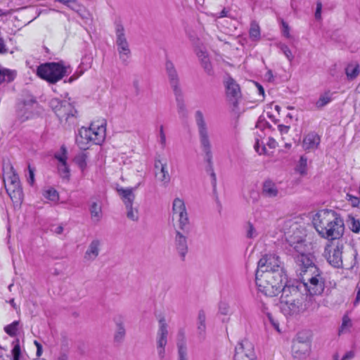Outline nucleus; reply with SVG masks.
Wrapping results in <instances>:
<instances>
[{"instance_id": "nucleus-16", "label": "nucleus", "mask_w": 360, "mask_h": 360, "mask_svg": "<svg viewBox=\"0 0 360 360\" xmlns=\"http://www.w3.org/2000/svg\"><path fill=\"white\" fill-rule=\"evenodd\" d=\"M310 342L307 338L298 334L292 341V354L295 359H305L309 354Z\"/></svg>"}, {"instance_id": "nucleus-43", "label": "nucleus", "mask_w": 360, "mask_h": 360, "mask_svg": "<svg viewBox=\"0 0 360 360\" xmlns=\"http://www.w3.org/2000/svg\"><path fill=\"white\" fill-rule=\"evenodd\" d=\"M359 73V70L358 65H356L355 67L349 66L346 68L347 77L350 79L356 78Z\"/></svg>"}, {"instance_id": "nucleus-11", "label": "nucleus", "mask_w": 360, "mask_h": 360, "mask_svg": "<svg viewBox=\"0 0 360 360\" xmlns=\"http://www.w3.org/2000/svg\"><path fill=\"white\" fill-rule=\"evenodd\" d=\"M173 217L177 219L176 227L182 231H188L191 229L188 214L184 200L180 198H175L172 202Z\"/></svg>"}, {"instance_id": "nucleus-54", "label": "nucleus", "mask_w": 360, "mask_h": 360, "mask_svg": "<svg viewBox=\"0 0 360 360\" xmlns=\"http://www.w3.org/2000/svg\"><path fill=\"white\" fill-rule=\"evenodd\" d=\"M28 170H29V177L27 179V181L30 184L32 185L34 182V169H32L30 165L28 166Z\"/></svg>"}, {"instance_id": "nucleus-39", "label": "nucleus", "mask_w": 360, "mask_h": 360, "mask_svg": "<svg viewBox=\"0 0 360 360\" xmlns=\"http://www.w3.org/2000/svg\"><path fill=\"white\" fill-rule=\"evenodd\" d=\"M250 37L253 40H257L260 38V28L257 23L252 22L250 29Z\"/></svg>"}, {"instance_id": "nucleus-7", "label": "nucleus", "mask_w": 360, "mask_h": 360, "mask_svg": "<svg viewBox=\"0 0 360 360\" xmlns=\"http://www.w3.org/2000/svg\"><path fill=\"white\" fill-rule=\"evenodd\" d=\"M69 66L65 67L60 63H48L37 68V75L51 84H55L65 75L70 73Z\"/></svg>"}, {"instance_id": "nucleus-15", "label": "nucleus", "mask_w": 360, "mask_h": 360, "mask_svg": "<svg viewBox=\"0 0 360 360\" xmlns=\"http://www.w3.org/2000/svg\"><path fill=\"white\" fill-rule=\"evenodd\" d=\"M116 44L117 46V51L120 54V58L125 65L127 63L131 51L128 41L124 35V29L120 24H117L116 26Z\"/></svg>"}, {"instance_id": "nucleus-27", "label": "nucleus", "mask_w": 360, "mask_h": 360, "mask_svg": "<svg viewBox=\"0 0 360 360\" xmlns=\"http://www.w3.org/2000/svg\"><path fill=\"white\" fill-rule=\"evenodd\" d=\"M196 54L199 60H200L201 65L202 66L207 74L209 75H212L214 74V71L212 69V64L210 61L207 53L202 49H199L198 51H197Z\"/></svg>"}, {"instance_id": "nucleus-60", "label": "nucleus", "mask_w": 360, "mask_h": 360, "mask_svg": "<svg viewBox=\"0 0 360 360\" xmlns=\"http://www.w3.org/2000/svg\"><path fill=\"white\" fill-rule=\"evenodd\" d=\"M158 354L161 360H163L165 357V347H157Z\"/></svg>"}, {"instance_id": "nucleus-19", "label": "nucleus", "mask_w": 360, "mask_h": 360, "mask_svg": "<svg viewBox=\"0 0 360 360\" xmlns=\"http://www.w3.org/2000/svg\"><path fill=\"white\" fill-rule=\"evenodd\" d=\"M226 94L228 99L233 103H236L241 98V91L239 84L231 77H228L224 81Z\"/></svg>"}, {"instance_id": "nucleus-56", "label": "nucleus", "mask_w": 360, "mask_h": 360, "mask_svg": "<svg viewBox=\"0 0 360 360\" xmlns=\"http://www.w3.org/2000/svg\"><path fill=\"white\" fill-rule=\"evenodd\" d=\"M267 317H268V319L269 321L271 322V323L272 324V326L274 327L275 329H276L278 331H279V324L277 321H276L272 315L269 313H267Z\"/></svg>"}, {"instance_id": "nucleus-26", "label": "nucleus", "mask_w": 360, "mask_h": 360, "mask_svg": "<svg viewBox=\"0 0 360 360\" xmlns=\"http://www.w3.org/2000/svg\"><path fill=\"white\" fill-rule=\"evenodd\" d=\"M116 325V331L114 335V339L116 342H121L124 340L126 330L124 326V318L122 316H117L114 318Z\"/></svg>"}, {"instance_id": "nucleus-31", "label": "nucleus", "mask_w": 360, "mask_h": 360, "mask_svg": "<svg viewBox=\"0 0 360 360\" xmlns=\"http://www.w3.org/2000/svg\"><path fill=\"white\" fill-rule=\"evenodd\" d=\"M178 358L177 360H188L187 354V347L184 340V334L182 333V340L177 342Z\"/></svg>"}, {"instance_id": "nucleus-20", "label": "nucleus", "mask_w": 360, "mask_h": 360, "mask_svg": "<svg viewBox=\"0 0 360 360\" xmlns=\"http://www.w3.org/2000/svg\"><path fill=\"white\" fill-rule=\"evenodd\" d=\"M165 70L169 84L173 90V92H178L179 91H181L179 84V77L175 66L172 61L169 60L166 61Z\"/></svg>"}, {"instance_id": "nucleus-24", "label": "nucleus", "mask_w": 360, "mask_h": 360, "mask_svg": "<svg viewBox=\"0 0 360 360\" xmlns=\"http://www.w3.org/2000/svg\"><path fill=\"white\" fill-rule=\"evenodd\" d=\"M35 103L36 102L34 100L31 99L29 101H23L18 104V115L21 117L22 121L30 117L32 115V106L34 104H35Z\"/></svg>"}, {"instance_id": "nucleus-32", "label": "nucleus", "mask_w": 360, "mask_h": 360, "mask_svg": "<svg viewBox=\"0 0 360 360\" xmlns=\"http://www.w3.org/2000/svg\"><path fill=\"white\" fill-rule=\"evenodd\" d=\"M348 228L354 233H359L360 231V221L353 215L349 214L346 220Z\"/></svg>"}, {"instance_id": "nucleus-25", "label": "nucleus", "mask_w": 360, "mask_h": 360, "mask_svg": "<svg viewBox=\"0 0 360 360\" xmlns=\"http://www.w3.org/2000/svg\"><path fill=\"white\" fill-rule=\"evenodd\" d=\"M140 185L139 184L134 188H117V192L121 197L124 205H133L134 201L135 200V195L134 193V190L136 189L138 186Z\"/></svg>"}, {"instance_id": "nucleus-6", "label": "nucleus", "mask_w": 360, "mask_h": 360, "mask_svg": "<svg viewBox=\"0 0 360 360\" xmlns=\"http://www.w3.org/2000/svg\"><path fill=\"white\" fill-rule=\"evenodd\" d=\"M290 231L285 232V240L290 246V251L295 256H303L311 252V244L304 238L303 229L294 223L290 226Z\"/></svg>"}, {"instance_id": "nucleus-59", "label": "nucleus", "mask_w": 360, "mask_h": 360, "mask_svg": "<svg viewBox=\"0 0 360 360\" xmlns=\"http://www.w3.org/2000/svg\"><path fill=\"white\" fill-rule=\"evenodd\" d=\"M255 150L259 154V155H262L263 153H264L265 150H266V148L264 146H262L261 148L259 146V141H257L255 144Z\"/></svg>"}, {"instance_id": "nucleus-12", "label": "nucleus", "mask_w": 360, "mask_h": 360, "mask_svg": "<svg viewBox=\"0 0 360 360\" xmlns=\"http://www.w3.org/2000/svg\"><path fill=\"white\" fill-rule=\"evenodd\" d=\"M51 105L61 122H73L75 120L77 112L70 102L54 99L51 101Z\"/></svg>"}, {"instance_id": "nucleus-44", "label": "nucleus", "mask_w": 360, "mask_h": 360, "mask_svg": "<svg viewBox=\"0 0 360 360\" xmlns=\"http://www.w3.org/2000/svg\"><path fill=\"white\" fill-rule=\"evenodd\" d=\"M278 47L281 49V51L283 52V53L285 55V56L288 58V60L290 62H291L294 58V56L292 55L289 47L284 44H279Z\"/></svg>"}, {"instance_id": "nucleus-36", "label": "nucleus", "mask_w": 360, "mask_h": 360, "mask_svg": "<svg viewBox=\"0 0 360 360\" xmlns=\"http://www.w3.org/2000/svg\"><path fill=\"white\" fill-rule=\"evenodd\" d=\"M245 236L249 239H255L258 236V232L250 221H248L245 226Z\"/></svg>"}, {"instance_id": "nucleus-48", "label": "nucleus", "mask_w": 360, "mask_h": 360, "mask_svg": "<svg viewBox=\"0 0 360 360\" xmlns=\"http://www.w3.org/2000/svg\"><path fill=\"white\" fill-rule=\"evenodd\" d=\"M76 162L77 163V165L82 169H85L86 167V155L83 154L80 156H78L76 158Z\"/></svg>"}, {"instance_id": "nucleus-37", "label": "nucleus", "mask_w": 360, "mask_h": 360, "mask_svg": "<svg viewBox=\"0 0 360 360\" xmlns=\"http://www.w3.org/2000/svg\"><path fill=\"white\" fill-rule=\"evenodd\" d=\"M19 321H15L9 325L4 327L5 332L10 336L14 337L17 335L18 330Z\"/></svg>"}, {"instance_id": "nucleus-42", "label": "nucleus", "mask_w": 360, "mask_h": 360, "mask_svg": "<svg viewBox=\"0 0 360 360\" xmlns=\"http://www.w3.org/2000/svg\"><path fill=\"white\" fill-rule=\"evenodd\" d=\"M307 165V159L304 156H302L300 159L299 163L297 165L296 170L300 174H305Z\"/></svg>"}, {"instance_id": "nucleus-46", "label": "nucleus", "mask_w": 360, "mask_h": 360, "mask_svg": "<svg viewBox=\"0 0 360 360\" xmlns=\"http://www.w3.org/2000/svg\"><path fill=\"white\" fill-rule=\"evenodd\" d=\"M346 199L352 207L360 208V198L358 197L347 194Z\"/></svg>"}, {"instance_id": "nucleus-28", "label": "nucleus", "mask_w": 360, "mask_h": 360, "mask_svg": "<svg viewBox=\"0 0 360 360\" xmlns=\"http://www.w3.org/2000/svg\"><path fill=\"white\" fill-rule=\"evenodd\" d=\"M206 315L203 310H200L198 314V320H197V330L198 336L201 339L205 338L206 334Z\"/></svg>"}, {"instance_id": "nucleus-22", "label": "nucleus", "mask_w": 360, "mask_h": 360, "mask_svg": "<svg viewBox=\"0 0 360 360\" xmlns=\"http://www.w3.org/2000/svg\"><path fill=\"white\" fill-rule=\"evenodd\" d=\"M320 136L314 131L307 134L302 141V147L305 150L316 149L320 144Z\"/></svg>"}, {"instance_id": "nucleus-63", "label": "nucleus", "mask_w": 360, "mask_h": 360, "mask_svg": "<svg viewBox=\"0 0 360 360\" xmlns=\"http://www.w3.org/2000/svg\"><path fill=\"white\" fill-rule=\"evenodd\" d=\"M354 352L353 351L347 352L342 358V360H349L354 358Z\"/></svg>"}, {"instance_id": "nucleus-52", "label": "nucleus", "mask_w": 360, "mask_h": 360, "mask_svg": "<svg viewBox=\"0 0 360 360\" xmlns=\"http://www.w3.org/2000/svg\"><path fill=\"white\" fill-rule=\"evenodd\" d=\"M282 24V32L284 37H285L288 39H290L291 37V35L290 34V27L288 26V23L285 22L284 20L281 21Z\"/></svg>"}, {"instance_id": "nucleus-35", "label": "nucleus", "mask_w": 360, "mask_h": 360, "mask_svg": "<svg viewBox=\"0 0 360 360\" xmlns=\"http://www.w3.org/2000/svg\"><path fill=\"white\" fill-rule=\"evenodd\" d=\"M43 196L53 202H58L59 200V194L53 188H49L43 191Z\"/></svg>"}, {"instance_id": "nucleus-62", "label": "nucleus", "mask_w": 360, "mask_h": 360, "mask_svg": "<svg viewBox=\"0 0 360 360\" xmlns=\"http://www.w3.org/2000/svg\"><path fill=\"white\" fill-rule=\"evenodd\" d=\"M167 343V339L157 338V347H165Z\"/></svg>"}, {"instance_id": "nucleus-55", "label": "nucleus", "mask_w": 360, "mask_h": 360, "mask_svg": "<svg viewBox=\"0 0 360 360\" xmlns=\"http://www.w3.org/2000/svg\"><path fill=\"white\" fill-rule=\"evenodd\" d=\"M34 344L37 347L36 355L37 357H39L41 356L43 352L42 345L37 340H34Z\"/></svg>"}, {"instance_id": "nucleus-61", "label": "nucleus", "mask_w": 360, "mask_h": 360, "mask_svg": "<svg viewBox=\"0 0 360 360\" xmlns=\"http://www.w3.org/2000/svg\"><path fill=\"white\" fill-rule=\"evenodd\" d=\"M266 125L269 126V124L265 122L264 119H263V118H262V117H260L259 118L258 122H257L256 127L262 129Z\"/></svg>"}, {"instance_id": "nucleus-2", "label": "nucleus", "mask_w": 360, "mask_h": 360, "mask_svg": "<svg viewBox=\"0 0 360 360\" xmlns=\"http://www.w3.org/2000/svg\"><path fill=\"white\" fill-rule=\"evenodd\" d=\"M312 302V297L307 300L298 285H291L283 287L280 298L281 311L286 317H294L309 309L308 302Z\"/></svg>"}, {"instance_id": "nucleus-50", "label": "nucleus", "mask_w": 360, "mask_h": 360, "mask_svg": "<svg viewBox=\"0 0 360 360\" xmlns=\"http://www.w3.org/2000/svg\"><path fill=\"white\" fill-rule=\"evenodd\" d=\"M159 142L162 148H164L166 146V136L164 131V127L162 125L160 127Z\"/></svg>"}, {"instance_id": "nucleus-23", "label": "nucleus", "mask_w": 360, "mask_h": 360, "mask_svg": "<svg viewBox=\"0 0 360 360\" xmlns=\"http://www.w3.org/2000/svg\"><path fill=\"white\" fill-rule=\"evenodd\" d=\"M101 241L98 239H94L88 246L84 254V259L87 261H94L98 256Z\"/></svg>"}, {"instance_id": "nucleus-18", "label": "nucleus", "mask_w": 360, "mask_h": 360, "mask_svg": "<svg viewBox=\"0 0 360 360\" xmlns=\"http://www.w3.org/2000/svg\"><path fill=\"white\" fill-rule=\"evenodd\" d=\"M234 359L241 357L248 359H256L254 345L247 339L243 340L235 349Z\"/></svg>"}, {"instance_id": "nucleus-30", "label": "nucleus", "mask_w": 360, "mask_h": 360, "mask_svg": "<svg viewBox=\"0 0 360 360\" xmlns=\"http://www.w3.org/2000/svg\"><path fill=\"white\" fill-rule=\"evenodd\" d=\"M176 101V105H177V110L179 114L182 117H186L187 115L186 108L184 103V98H183V94L181 91H179L178 92H174Z\"/></svg>"}, {"instance_id": "nucleus-47", "label": "nucleus", "mask_w": 360, "mask_h": 360, "mask_svg": "<svg viewBox=\"0 0 360 360\" xmlns=\"http://www.w3.org/2000/svg\"><path fill=\"white\" fill-rule=\"evenodd\" d=\"M13 348L12 349V354L13 357L20 358L21 351H20V341L18 339H17L15 341L13 342Z\"/></svg>"}, {"instance_id": "nucleus-40", "label": "nucleus", "mask_w": 360, "mask_h": 360, "mask_svg": "<svg viewBox=\"0 0 360 360\" xmlns=\"http://www.w3.org/2000/svg\"><path fill=\"white\" fill-rule=\"evenodd\" d=\"M127 217L129 219L136 221L139 219L138 210L133 208V205H126Z\"/></svg>"}, {"instance_id": "nucleus-4", "label": "nucleus", "mask_w": 360, "mask_h": 360, "mask_svg": "<svg viewBox=\"0 0 360 360\" xmlns=\"http://www.w3.org/2000/svg\"><path fill=\"white\" fill-rule=\"evenodd\" d=\"M195 120L198 127L200 146L205 153V160L208 163V171L210 172L212 184L214 188L217 184V176L212 168V146L209 136L208 127L204 115L201 110H197L195 112Z\"/></svg>"}, {"instance_id": "nucleus-45", "label": "nucleus", "mask_w": 360, "mask_h": 360, "mask_svg": "<svg viewBox=\"0 0 360 360\" xmlns=\"http://www.w3.org/2000/svg\"><path fill=\"white\" fill-rule=\"evenodd\" d=\"M58 172L60 173V175L63 179H68L69 174H70V169L67 165V163H61L58 165Z\"/></svg>"}, {"instance_id": "nucleus-13", "label": "nucleus", "mask_w": 360, "mask_h": 360, "mask_svg": "<svg viewBox=\"0 0 360 360\" xmlns=\"http://www.w3.org/2000/svg\"><path fill=\"white\" fill-rule=\"evenodd\" d=\"M295 260L299 266L301 278L305 276L306 274L316 272L317 270L320 269L315 264V257L311 252L303 256H295Z\"/></svg>"}, {"instance_id": "nucleus-14", "label": "nucleus", "mask_w": 360, "mask_h": 360, "mask_svg": "<svg viewBox=\"0 0 360 360\" xmlns=\"http://www.w3.org/2000/svg\"><path fill=\"white\" fill-rule=\"evenodd\" d=\"M191 229L188 231H182L179 228H176L174 236V246L178 255L182 260L185 259L188 250V236Z\"/></svg>"}, {"instance_id": "nucleus-8", "label": "nucleus", "mask_w": 360, "mask_h": 360, "mask_svg": "<svg viewBox=\"0 0 360 360\" xmlns=\"http://www.w3.org/2000/svg\"><path fill=\"white\" fill-rule=\"evenodd\" d=\"M302 285L311 296L321 295L325 288V279L322 271L319 269L316 272L306 274L301 278Z\"/></svg>"}, {"instance_id": "nucleus-17", "label": "nucleus", "mask_w": 360, "mask_h": 360, "mask_svg": "<svg viewBox=\"0 0 360 360\" xmlns=\"http://www.w3.org/2000/svg\"><path fill=\"white\" fill-rule=\"evenodd\" d=\"M5 186L13 202L17 205H20L23 200V193L18 176H12L10 182L6 184Z\"/></svg>"}, {"instance_id": "nucleus-53", "label": "nucleus", "mask_w": 360, "mask_h": 360, "mask_svg": "<svg viewBox=\"0 0 360 360\" xmlns=\"http://www.w3.org/2000/svg\"><path fill=\"white\" fill-rule=\"evenodd\" d=\"M62 149L63 150V153L62 155H56V158L59 161L60 164L61 163H67V156H66V150L65 148L62 147Z\"/></svg>"}, {"instance_id": "nucleus-41", "label": "nucleus", "mask_w": 360, "mask_h": 360, "mask_svg": "<svg viewBox=\"0 0 360 360\" xmlns=\"http://www.w3.org/2000/svg\"><path fill=\"white\" fill-rule=\"evenodd\" d=\"M351 327L352 321L350 318L347 314L344 315V316L342 317L341 326L339 329V334L346 332Z\"/></svg>"}, {"instance_id": "nucleus-57", "label": "nucleus", "mask_w": 360, "mask_h": 360, "mask_svg": "<svg viewBox=\"0 0 360 360\" xmlns=\"http://www.w3.org/2000/svg\"><path fill=\"white\" fill-rule=\"evenodd\" d=\"M78 15L83 19H89L90 14L88 11H86L85 8L83 6V11L80 10L79 11H77Z\"/></svg>"}, {"instance_id": "nucleus-34", "label": "nucleus", "mask_w": 360, "mask_h": 360, "mask_svg": "<svg viewBox=\"0 0 360 360\" xmlns=\"http://www.w3.org/2000/svg\"><path fill=\"white\" fill-rule=\"evenodd\" d=\"M168 330L167 324L164 318L159 320V328L157 334V338L167 339Z\"/></svg>"}, {"instance_id": "nucleus-58", "label": "nucleus", "mask_w": 360, "mask_h": 360, "mask_svg": "<svg viewBox=\"0 0 360 360\" xmlns=\"http://www.w3.org/2000/svg\"><path fill=\"white\" fill-rule=\"evenodd\" d=\"M321 8H322L321 3L320 1L317 2L316 9V12H315V18L316 19L321 18Z\"/></svg>"}, {"instance_id": "nucleus-33", "label": "nucleus", "mask_w": 360, "mask_h": 360, "mask_svg": "<svg viewBox=\"0 0 360 360\" xmlns=\"http://www.w3.org/2000/svg\"><path fill=\"white\" fill-rule=\"evenodd\" d=\"M156 176H159L158 178L160 181L163 182L165 184H167L170 181V176L167 170V162H165L164 165H161L160 172L157 173Z\"/></svg>"}, {"instance_id": "nucleus-10", "label": "nucleus", "mask_w": 360, "mask_h": 360, "mask_svg": "<svg viewBox=\"0 0 360 360\" xmlns=\"http://www.w3.org/2000/svg\"><path fill=\"white\" fill-rule=\"evenodd\" d=\"M343 249L344 244L340 240L331 241L325 247L323 255L327 262L335 268L342 267Z\"/></svg>"}, {"instance_id": "nucleus-49", "label": "nucleus", "mask_w": 360, "mask_h": 360, "mask_svg": "<svg viewBox=\"0 0 360 360\" xmlns=\"http://www.w3.org/2000/svg\"><path fill=\"white\" fill-rule=\"evenodd\" d=\"M219 312L223 315H227L229 313V305L224 302H221L219 304Z\"/></svg>"}, {"instance_id": "nucleus-5", "label": "nucleus", "mask_w": 360, "mask_h": 360, "mask_svg": "<svg viewBox=\"0 0 360 360\" xmlns=\"http://www.w3.org/2000/svg\"><path fill=\"white\" fill-rule=\"evenodd\" d=\"M105 138V121H97L92 122L89 127H81L76 136V143L80 149L86 150L89 143L100 145Z\"/></svg>"}, {"instance_id": "nucleus-1", "label": "nucleus", "mask_w": 360, "mask_h": 360, "mask_svg": "<svg viewBox=\"0 0 360 360\" xmlns=\"http://www.w3.org/2000/svg\"><path fill=\"white\" fill-rule=\"evenodd\" d=\"M313 224L322 238L334 240L339 239L344 234V221L340 215L333 210H319L314 217Z\"/></svg>"}, {"instance_id": "nucleus-3", "label": "nucleus", "mask_w": 360, "mask_h": 360, "mask_svg": "<svg viewBox=\"0 0 360 360\" xmlns=\"http://www.w3.org/2000/svg\"><path fill=\"white\" fill-rule=\"evenodd\" d=\"M255 281L258 290L267 297L277 296L288 285L285 272L266 273L255 277Z\"/></svg>"}, {"instance_id": "nucleus-38", "label": "nucleus", "mask_w": 360, "mask_h": 360, "mask_svg": "<svg viewBox=\"0 0 360 360\" xmlns=\"http://www.w3.org/2000/svg\"><path fill=\"white\" fill-rule=\"evenodd\" d=\"M332 101L329 92L325 93L320 96L319 98L316 103V106L318 108H322Z\"/></svg>"}, {"instance_id": "nucleus-64", "label": "nucleus", "mask_w": 360, "mask_h": 360, "mask_svg": "<svg viewBox=\"0 0 360 360\" xmlns=\"http://www.w3.org/2000/svg\"><path fill=\"white\" fill-rule=\"evenodd\" d=\"M360 302V288H358L355 300L354 301V305L356 306Z\"/></svg>"}, {"instance_id": "nucleus-21", "label": "nucleus", "mask_w": 360, "mask_h": 360, "mask_svg": "<svg viewBox=\"0 0 360 360\" xmlns=\"http://www.w3.org/2000/svg\"><path fill=\"white\" fill-rule=\"evenodd\" d=\"M262 195L267 198H276L281 195L276 184L268 179L264 181L262 185Z\"/></svg>"}, {"instance_id": "nucleus-9", "label": "nucleus", "mask_w": 360, "mask_h": 360, "mask_svg": "<svg viewBox=\"0 0 360 360\" xmlns=\"http://www.w3.org/2000/svg\"><path fill=\"white\" fill-rule=\"evenodd\" d=\"M285 272L279 257L275 255H266L258 262L255 277L266 273Z\"/></svg>"}, {"instance_id": "nucleus-51", "label": "nucleus", "mask_w": 360, "mask_h": 360, "mask_svg": "<svg viewBox=\"0 0 360 360\" xmlns=\"http://www.w3.org/2000/svg\"><path fill=\"white\" fill-rule=\"evenodd\" d=\"M65 6L75 12L79 11L80 10L83 11V6L82 5H80L77 1V0H73L72 2H70V4H68V5H65Z\"/></svg>"}, {"instance_id": "nucleus-29", "label": "nucleus", "mask_w": 360, "mask_h": 360, "mask_svg": "<svg viewBox=\"0 0 360 360\" xmlns=\"http://www.w3.org/2000/svg\"><path fill=\"white\" fill-rule=\"evenodd\" d=\"M91 217L94 221H99L103 217L101 203L98 200L92 201L89 207Z\"/></svg>"}]
</instances>
